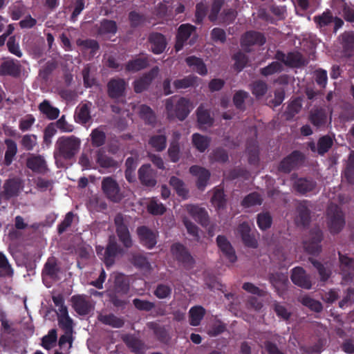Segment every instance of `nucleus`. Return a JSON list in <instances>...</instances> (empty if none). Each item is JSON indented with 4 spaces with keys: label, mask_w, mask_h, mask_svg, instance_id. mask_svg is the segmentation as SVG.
Instances as JSON below:
<instances>
[{
    "label": "nucleus",
    "mask_w": 354,
    "mask_h": 354,
    "mask_svg": "<svg viewBox=\"0 0 354 354\" xmlns=\"http://www.w3.org/2000/svg\"><path fill=\"white\" fill-rule=\"evenodd\" d=\"M81 141L75 136H61L55 142V160H69L75 157L80 149Z\"/></svg>",
    "instance_id": "f257e3e1"
},
{
    "label": "nucleus",
    "mask_w": 354,
    "mask_h": 354,
    "mask_svg": "<svg viewBox=\"0 0 354 354\" xmlns=\"http://www.w3.org/2000/svg\"><path fill=\"white\" fill-rule=\"evenodd\" d=\"M174 96L166 100L165 109L167 118L169 120L174 118L183 121L190 113V102L184 97H180L178 101L174 103Z\"/></svg>",
    "instance_id": "f03ea898"
},
{
    "label": "nucleus",
    "mask_w": 354,
    "mask_h": 354,
    "mask_svg": "<svg viewBox=\"0 0 354 354\" xmlns=\"http://www.w3.org/2000/svg\"><path fill=\"white\" fill-rule=\"evenodd\" d=\"M96 252L98 256L102 255V259L105 266L109 268L114 264L118 254L124 253V250L118 243L115 236L110 235L104 250L103 247L99 246L96 248Z\"/></svg>",
    "instance_id": "7ed1b4c3"
},
{
    "label": "nucleus",
    "mask_w": 354,
    "mask_h": 354,
    "mask_svg": "<svg viewBox=\"0 0 354 354\" xmlns=\"http://www.w3.org/2000/svg\"><path fill=\"white\" fill-rule=\"evenodd\" d=\"M171 253L176 261L185 270H190L194 268L196 260L189 249L180 243H174L171 246Z\"/></svg>",
    "instance_id": "20e7f679"
},
{
    "label": "nucleus",
    "mask_w": 354,
    "mask_h": 354,
    "mask_svg": "<svg viewBox=\"0 0 354 354\" xmlns=\"http://www.w3.org/2000/svg\"><path fill=\"white\" fill-rule=\"evenodd\" d=\"M101 187L105 196L111 202L119 203L124 198V194L119 184L111 176L103 178Z\"/></svg>",
    "instance_id": "39448f33"
},
{
    "label": "nucleus",
    "mask_w": 354,
    "mask_h": 354,
    "mask_svg": "<svg viewBox=\"0 0 354 354\" xmlns=\"http://www.w3.org/2000/svg\"><path fill=\"white\" fill-rule=\"evenodd\" d=\"M114 224L119 241L125 248H131L133 246V242L125 218L122 214L118 213L115 215Z\"/></svg>",
    "instance_id": "423d86ee"
},
{
    "label": "nucleus",
    "mask_w": 354,
    "mask_h": 354,
    "mask_svg": "<svg viewBox=\"0 0 354 354\" xmlns=\"http://www.w3.org/2000/svg\"><path fill=\"white\" fill-rule=\"evenodd\" d=\"M305 156L299 151L295 150L285 157L279 163L278 170L285 174H289L303 165Z\"/></svg>",
    "instance_id": "0eeeda50"
},
{
    "label": "nucleus",
    "mask_w": 354,
    "mask_h": 354,
    "mask_svg": "<svg viewBox=\"0 0 354 354\" xmlns=\"http://www.w3.org/2000/svg\"><path fill=\"white\" fill-rule=\"evenodd\" d=\"M323 240V232L319 227H313L310 230L309 239L304 241L305 250L310 254L318 255L322 251L321 242Z\"/></svg>",
    "instance_id": "6e6552de"
},
{
    "label": "nucleus",
    "mask_w": 354,
    "mask_h": 354,
    "mask_svg": "<svg viewBox=\"0 0 354 354\" xmlns=\"http://www.w3.org/2000/svg\"><path fill=\"white\" fill-rule=\"evenodd\" d=\"M328 228L332 234H338L345 225L344 214L337 206L328 209Z\"/></svg>",
    "instance_id": "1a4fd4ad"
},
{
    "label": "nucleus",
    "mask_w": 354,
    "mask_h": 354,
    "mask_svg": "<svg viewBox=\"0 0 354 354\" xmlns=\"http://www.w3.org/2000/svg\"><path fill=\"white\" fill-rule=\"evenodd\" d=\"M24 185L22 180L17 177L8 178L3 185V199L9 201L19 195Z\"/></svg>",
    "instance_id": "9d476101"
},
{
    "label": "nucleus",
    "mask_w": 354,
    "mask_h": 354,
    "mask_svg": "<svg viewBox=\"0 0 354 354\" xmlns=\"http://www.w3.org/2000/svg\"><path fill=\"white\" fill-rule=\"evenodd\" d=\"M266 41L264 35L255 30L247 31L241 39V46L248 52L252 46H263Z\"/></svg>",
    "instance_id": "9b49d317"
},
{
    "label": "nucleus",
    "mask_w": 354,
    "mask_h": 354,
    "mask_svg": "<svg viewBox=\"0 0 354 354\" xmlns=\"http://www.w3.org/2000/svg\"><path fill=\"white\" fill-rule=\"evenodd\" d=\"M196 27L190 24H181L178 30L176 36V44L174 46L176 52L181 50L191 35L196 32Z\"/></svg>",
    "instance_id": "f8f14e48"
},
{
    "label": "nucleus",
    "mask_w": 354,
    "mask_h": 354,
    "mask_svg": "<svg viewBox=\"0 0 354 354\" xmlns=\"http://www.w3.org/2000/svg\"><path fill=\"white\" fill-rule=\"evenodd\" d=\"M140 243L147 249H152L157 243L158 234L145 225L137 228Z\"/></svg>",
    "instance_id": "ddd939ff"
},
{
    "label": "nucleus",
    "mask_w": 354,
    "mask_h": 354,
    "mask_svg": "<svg viewBox=\"0 0 354 354\" xmlns=\"http://www.w3.org/2000/svg\"><path fill=\"white\" fill-rule=\"evenodd\" d=\"M138 178L140 183L148 187H153L157 183L156 171L149 164L142 165L138 169Z\"/></svg>",
    "instance_id": "4468645a"
},
{
    "label": "nucleus",
    "mask_w": 354,
    "mask_h": 354,
    "mask_svg": "<svg viewBox=\"0 0 354 354\" xmlns=\"http://www.w3.org/2000/svg\"><path fill=\"white\" fill-rule=\"evenodd\" d=\"M127 82L122 78H112L107 84V93L111 99L124 96Z\"/></svg>",
    "instance_id": "2eb2a0df"
},
{
    "label": "nucleus",
    "mask_w": 354,
    "mask_h": 354,
    "mask_svg": "<svg viewBox=\"0 0 354 354\" xmlns=\"http://www.w3.org/2000/svg\"><path fill=\"white\" fill-rule=\"evenodd\" d=\"M158 72V68L157 66L153 67L151 71L143 74L140 77L136 80L133 82L134 91L136 93H140L146 91L151 84L153 80L157 75Z\"/></svg>",
    "instance_id": "dca6fc26"
},
{
    "label": "nucleus",
    "mask_w": 354,
    "mask_h": 354,
    "mask_svg": "<svg viewBox=\"0 0 354 354\" xmlns=\"http://www.w3.org/2000/svg\"><path fill=\"white\" fill-rule=\"evenodd\" d=\"M290 279L294 284L302 288L309 290L312 287L310 277L301 267H295L292 270Z\"/></svg>",
    "instance_id": "f3484780"
},
{
    "label": "nucleus",
    "mask_w": 354,
    "mask_h": 354,
    "mask_svg": "<svg viewBox=\"0 0 354 354\" xmlns=\"http://www.w3.org/2000/svg\"><path fill=\"white\" fill-rule=\"evenodd\" d=\"M327 120L328 113L324 108H314L309 113L308 120L317 129L324 127Z\"/></svg>",
    "instance_id": "a211bd4d"
},
{
    "label": "nucleus",
    "mask_w": 354,
    "mask_h": 354,
    "mask_svg": "<svg viewBox=\"0 0 354 354\" xmlns=\"http://www.w3.org/2000/svg\"><path fill=\"white\" fill-rule=\"evenodd\" d=\"M238 233L240 234L243 244L248 248H257L258 242L254 235L251 233V228L248 223L243 222L241 223L237 228Z\"/></svg>",
    "instance_id": "6ab92c4d"
},
{
    "label": "nucleus",
    "mask_w": 354,
    "mask_h": 354,
    "mask_svg": "<svg viewBox=\"0 0 354 354\" xmlns=\"http://www.w3.org/2000/svg\"><path fill=\"white\" fill-rule=\"evenodd\" d=\"M189 172L193 176L198 177L196 186L198 189L203 191L210 178L209 171L198 165H192L189 168Z\"/></svg>",
    "instance_id": "aec40b11"
},
{
    "label": "nucleus",
    "mask_w": 354,
    "mask_h": 354,
    "mask_svg": "<svg viewBox=\"0 0 354 354\" xmlns=\"http://www.w3.org/2000/svg\"><path fill=\"white\" fill-rule=\"evenodd\" d=\"M26 166L33 172L44 174L48 171L45 159L40 155L32 154L27 158Z\"/></svg>",
    "instance_id": "412c9836"
},
{
    "label": "nucleus",
    "mask_w": 354,
    "mask_h": 354,
    "mask_svg": "<svg viewBox=\"0 0 354 354\" xmlns=\"http://www.w3.org/2000/svg\"><path fill=\"white\" fill-rule=\"evenodd\" d=\"M216 244L223 254L229 260L230 262L234 263L236 261L237 257L235 254V251L226 236L223 235H218L216 237Z\"/></svg>",
    "instance_id": "4be33fe9"
},
{
    "label": "nucleus",
    "mask_w": 354,
    "mask_h": 354,
    "mask_svg": "<svg viewBox=\"0 0 354 354\" xmlns=\"http://www.w3.org/2000/svg\"><path fill=\"white\" fill-rule=\"evenodd\" d=\"M339 259L343 279L346 281H352L354 277V259L343 255L340 252Z\"/></svg>",
    "instance_id": "5701e85b"
},
{
    "label": "nucleus",
    "mask_w": 354,
    "mask_h": 354,
    "mask_svg": "<svg viewBox=\"0 0 354 354\" xmlns=\"http://www.w3.org/2000/svg\"><path fill=\"white\" fill-rule=\"evenodd\" d=\"M316 186L317 183L311 178H299L292 184L294 190L301 195L313 192Z\"/></svg>",
    "instance_id": "b1692460"
},
{
    "label": "nucleus",
    "mask_w": 354,
    "mask_h": 354,
    "mask_svg": "<svg viewBox=\"0 0 354 354\" xmlns=\"http://www.w3.org/2000/svg\"><path fill=\"white\" fill-rule=\"evenodd\" d=\"M151 51L156 55L164 52L167 46L165 37L159 32H152L148 38Z\"/></svg>",
    "instance_id": "393cba45"
},
{
    "label": "nucleus",
    "mask_w": 354,
    "mask_h": 354,
    "mask_svg": "<svg viewBox=\"0 0 354 354\" xmlns=\"http://www.w3.org/2000/svg\"><path fill=\"white\" fill-rule=\"evenodd\" d=\"M149 66V57L145 55L128 61L125 64V71L134 73L147 68Z\"/></svg>",
    "instance_id": "a878e982"
},
{
    "label": "nucleus",
    "mask_w": 354,
    "mask_h": 354,
    "mask_svg": "<svg viewBox=\"0 0 354 354\" xmlns=\"http://www.w3.org/2000/svg\"><path fill=\"white\" fill-rule=\"evenodd\" d=\"M122 340L131 353L145 354L146 346L141 339L133 335H127L122 337Z\"/></svg>",
    "instance_id": "bb28decb"
},
{
    "label": "nucleus",
    "mask_w": 354,
    "mask_h": 354,
    "mask_svg": "<svg viewBox=\"0 0 354 354\" xmlns=\"http://www.w3.org/2000/svg\"><path fill=\"white\" fill-rule=\"evenodd\" d=\"M21 74V65L17 60L4 61L0 65V75L17 77Z\"/></svg>",
    "instance_id": "cd10ccee"
},
{
    "label": "nucleus",
    "mask_w": 354,
    "mask_h": 354,
    "mask_svg": "<svg viewBox=\"0 0 354 354\" xmlns=\"http://www.w3.org/2000/svg\"><path fill=\"white\" fill-rule=\"evenodd\" d=\"M158 133L149 137L148 144L156 151L160 152L167 147V136L163 130H158Z\"/></svg>",
    "instance_id": "c85d7f7f"
},
{
    "label": "nucleus",
    "mask_w": 354,
    "mask_h": 354,
    "mask_svg": "<svg viewBox=\"0 0 354 354\" xmlns=\"http://www.w3.org/2000/svg\"><path fill=\"white\" fill-rule=\"evenodd\" d=\"M270 281L274 287L279 295H281L287 289L288 284V277L282 273H274L270 276Z\"/></svg>",
    "instance_id": "c756f323"
},
{
    "label": "nucleus",
    "mask_w": 354,
    "mask_h": 354,
    "mask_svg": "<svg viewBox=\"0 0 354 354\" xmlns=\"http://www.w3.org/2000/svg\"><path fill=\"white\" fill-rule=\"evenodd\" d=\"M95 161L100 167L104 169L118 167V162L112 157L107 156L102 149H99L96 151Z\"/></svg>",
    "instance_id": "7c9ffc66"
},
{
    "label": "nucleus",
    "mask_w": 354,
    "mask_h": 354,
    "mask_svg": "<svg viewBox=\"0 0 354 354\" xmlns=\"http://www.w3.org/2000/svg\"><path fill=\"white\" fill-rule=\"evenodd\" d=\"M139 116L146 124L154 127L157 123V117L153 109L146 104L139 107Z\"/></svg>",
    "instance_id": "2f4dec72"
},
{
    "label": "nucleus",
    "mask_w": 354,
    "mask_h": 354,
    "mask_svg": "<svg viewBox=\"0 0 354 354\" xmlns=\"http://www.w3.org/2000/svg\"><path fill=\"white\" fill-rule=\"evenodd\" d=\"M185 62L188 66L201 75H205L207 73L206 65L201 58L196 56H189L186 57Z\"/></svg>",
    "instance_id": "473e14b6"
},
{
    "label": "nucleus",
    "mask_w": 354,
    "mask_h": 354,
    "mask_svg": "<svg viewBox=\"0 0 354 354\" xmlns=\"http://www.w3.org/2000/svg\"><path fill=\"white\" fill-rule=\"evenodd\" d=\"M39 111L44 114L48 120H53L57 119L59 115V109L53 106L50 102L45 100L39 105Z\"/></svg>",
    "instance_id": "72a5a7b5"
},
{
    "label": "nucleus",
    "mask_w": 354,
    "mask_h": 354,
    "mask_svg": "<svg viewBox=\"0 0 354 354\" xmlns=\"http://www.w3.org/2000/svg\"><path fill=\"white\" fill-rule=\"evenodd\" d=\"M189 212L192 216L201 225H207L209 223V216L205 208L193 205L189 208Z\"/></svg>",
    "instance_id": "f704fd0d"
},
{
    "label": "nucleus",
    "mask_w": 354,
    "mask_h": 354,
    "mask_svg": "<svg viewBox=\"0 0 354 354\" xmlns=\"http://www.w3.org/2000/svg\"><path fill=\"white\" fill-rule=\"evenodd\" d=\"M205 315V310L201 306H195L189 310V324L193 326L200 325L201 320Z\"/></svg>",
    "instance_id": "c9c22d12"
},
{
    "label": "nucleus",
    "mask_w": 354,
    "mask_h": 354,
    "mask_svg": "<svg viewBox=\"0 0 354 354\" xmlns=\"http://www.w3.org/2000/svg\"><path fill=\"white\" fill-rule=\"evenodd\" d=\"M306 202L299 203L297 207V212L298 213L297 221L303 226L308 225L310 221V212L306 206Z\"/></svg>",
    "instance_id": "e433bc0d"
},
{
    "label": "nucleus",
    "mask_w": 354,
    "mask_h": 354,
    "mask_svg": "<svg viewBox=\"0 0 354 354\" xmlns=\"http://www.w3.org/2000/svg\"><path fill=\"white\" fill-rule=\"evenodd\" d=\"M192 138L194 147L201 153L205 151L211 142V139L209 137L203 136L198 133H194Z\"/></svg>",
    "instance_id": "4c0bfd02"
},
{
    "label": "nucleus",
    "mask_w": 354,
    "mask_h": 354,
    "mask_svg": "<svg viewBox=\"0 0 354 354\" xmlns=\"http://www.w3.org/2000/svg\"><path fill=\"white\" fill-rule=\"evenodd\" d=\"M75 310L81 315H86L90 312V306L82 297L73 296L71 298Z\"/></svg>",
    "instance_id": "58836bf2"
},
{
    "label": "nucleus",
    "mask_w": 354,
    "mask_h": 354,
    "mask_svg": "<svg viewBox=\"0 0 354 354\" xmlns=\"http://www.w3.org/2000/svg\"><path fill=\"white\" fill-rule=\"evenodd\" d=\"M6 150L4 156V165L9 166L12 162L17 153V143L12 139H6Z\"/></svg>",
    "instance_id": "ea45409f"
},
{
    "label": "nucleus",
    "mask_w": 354,
    "mask_h": 354,
    "mask_svg": "<svg viewBox=\"0 0 354 354\" xmlns=\"http://www.w3.org/2000/svg\"><path fill=\"white\" fill-rule=\"evenodd\" d=\"M118 30V26L115 21L104 19L100 22L98 28V34L101 35H114Z\"/></svg>",
    "instance_id": "a19ab883"
},
{
    "label": "nucleus",
    "mask_w": 354,
    "mask_h": 354,
    "mask_svg": "<svg viewBox=\"0 0 354 354\" xmlns=\"http://www.w3.org/2000/svg\"><path fill=\"white\" fill-rule=\"evenodd\" d=\"M246 151L248 154L250 164L257 165L259 161V150L257 142L255 140L247 142Z\"/></svg>",
    "instance_id": "79ce46f5"
},
{
    "label": "nucleus",
    "mask_w": 354,
    "mask_h": 354,
    "mask_svg": "<svg viewBox=\"0 0 354 354\" xmlns=\"http://www.w3.org/2000/svg\"><path fill=\"white\" fill-rule=\"evenodd\" d=\"M75 118L77 122L84 124L91 119L90 106L83 104L76 108Z\"/></svg>",
    "instance_id": "37998d69"
},
{
    "label": "nucleus",
    "mask_w": 354,
    "mask_h": 354,
    "mask_svg": "<svg viewBox=\"0 0 354 354\" xmlns=\"http://www.w3.org/2000/svg\"><path fill=\"white\" fill-rule=\"evenodd\" d=\"M98 319L102 324L116 328H122L124 324V321L123 319L118 317L112 313L109 315H100Z\"/></svg>",
    "instance_id": "c03bdc74"
},
{
    "label": "nucleus",
    "mask_w": 354,
    "mask_h": 354,
    "mask_svg": "<svg viewBox=\"0 0 354 354\" xmlns=\"http://www.w3.org/2000/svg\"><path fill=\"white\" fill-rule=\"evenodd\" d=\"M197 121L198 124L211 127L214 123V118L211 117L209 111L200 106L196 110Z\"/></svg>",
    "instance_id": "a18cd8bd"
},
{
    "label": "nucleus",
    "mask_w": 354,
    "mask_h": 354,
    "mask_svg": "<svg viewBox=\"0 0 354 354\" xmlns=\"http://www.w3.org/2000/svg\"><path fill=\"white\" fill-rule=\"evenodd\" d=\"M305 64L302 55L299 52H290L287 54L285 65L292 68H298Z\"/></svg>",
    "instance_id": "49530a36"
},
{
    "label": "nucleus",
    "mask_w": 354,
    "mask_h": 354,
    "mask_svg": "<svg viewBox=\"0 0 354 354\" xmlns=\"http://www.w3.org/2000/svg\"><path fill=\"white\" fill-rule=\"evenodd\" d=\"M211 202L217 209H223L227 205V198L223 189L214 191Z\"/></svg>",
    "instance_id": "de8ad7c7"
},
{
    "label": "nucleus",
    "mask_w": 354,
    "mask_h": 354,
    "mask_svg": "<svg viewBox=\"0 0 354 354\" xmlns=\"http://www.w3.org/2000/svg\"><path fill=\"white\" fill-rule=\"evenodd\" d=\"M78 46L82 48L83 50H91L90 54L94 56L100 49V45L97 41L92 39H78L76 41Z\"/></svg>",
    "instance_id": "09e8293b"
},
{
    "label": "nucleus",
    "mask_w": 354,
    "mask_h": 354,
    "mask_svg": "<svg viewBox=\"0 0 354 354\" xmlns=\"http://www.w3.org/2000/svg\"><path fill=\"white\" fill-rule=\"evenodd\" d=\"M131 263L137 268L143 270H150L151 267L147 258L141 254H134L131 259Z\"/></svg>",
    "instance_id": "8fccbe9b"
},
{
    "label": "nucleus",
    "mask_w": 354,
    "mask_h": 354,
    "mask_svg": "<svg viewBox=\"0 0 354 354\" xmlns=\"http://www.w3.org/2000/svg\"><path fill=\"white\" fill-rule=\"evenodd\" d=\"M333 145L332 138L328 136H323L319 138L317 141V153L319 155L323 156L327 153Z\"/></svg>",
    "instance_id": "3c124183"
},
{
    "label": "nucleus",
    "mask_w": 354,
    "mask_h": 354,
    "mask_svg": "<svg viewBox=\"0 0 354 354\" xmlns=\"http://www.w3.org/2000/svg\"><path fill=\"white\" fill-rule=\"evenodd\" d=\"M309 261L317 270L321 281L324 282L326 281L331 275L330 270L326 268L323 263L313 258H309Z\"/></svg>",
    "instance_id": "603ef678"
},
{
    "label": "nucleus",
    "mask_w": 354,
    "mask_h": 354,
    "mask_svg": "<svg viewBox=\"0 0 354 354\" xmlns=\"http://www.w3.org/2000/svg\"><path fill=\"white\" fill-rule=\"evenodd\" d=\"M20 145L26 151H32L37 145V136L35 134H25L21 136Z\"/></svg>",
    "instance_id": "864d4df0"
},
{
    "label": "nucleus",
    "mask_w": 354,
    "mask_h": 354,
    "mask_svg": "<svg viewBox=\"0 0 354 354\" xmlns=\"http://www.w3.org/2000/svg\"><path fill=\"white\" fill-rule=\"evenodd\" d=\"M197 80V77L188 75L182 79L176 80L173 84L176 90L185 89L194 86Z\"/></svg>",
    "instance_id": "5fc2aeb1"
},
{
    "label": "nucleus",
    "mask_w": 354,
    "mask_h": 354,
    "mask_svg": "<svg viewBox=\"0 0 354 354\" xmlns=\"http://www.w3.org/2000/svg\"><path fill=\"white\" fill-rule=\"evenodd\" d=\"M129 290V285L122 275L118 274L115 278L114 291L115 293L126 295Z\"/></svg>",
    "instance_id": "6e6d98bb"
},
{
    "label": "nucleus",
    "mask_w": 354,
    "mask_h": 354,
    "mask_svg": "<svg viewBox=\"0 0 354 354\" xmlns=\"http://www.w3.org/2000/svg\"><path fill=\"white\" fill-rule=\"evenodd\" d=\"M263 202L261 196L257 192H252L244 197L241 205L245 207L260 205Z\"/></svg>",
    "instance_id": "4d7b16f0"
},
{
    "label": "nucleus",
    "mask_w": 354,
    "mask_h": 354,
    "mask_svg": "<svg viewBox=\"0 0 354 354\" xmlns=\"http://www.w3.org/2000/svg\"><path fill=\"white\" fill-rule=\"evenodd\" d=\"M57 64L56 62L53 60L48 61L39 70V75L45 82L49 80V77L52 73L57 68Z\"/></svg>",
    "instance_id": "13d9d810"
},
{
    "label": "nucleus",
    "mask_w": 354,
    "mask_h": 354,
    "mask_svg": "<svg viewBox=\"0 0 354 354\" xmlns=\"http://www.w3.org/2000/svg\"><path fill=\"white\" fill-rule=\"evenodd\" d=\"M59 271L55 259H48L44 265L43 273L48 276L51 279L57 277Z\"/></svg>",
    "instance_id": "bf43d9fd"
},
{
    "label": "nucleus",
    "mask_w": 354,
    "mask_h": 354,
    "mask_svg": "<svg viewBox=\"0 0 354 354\" xmlns=\"http://www.w3.org/2000/svg\"><path fill=\"white\" fill-rule=\"evenodd\" d=\"M251 91L256 97H261L267 93L268 84L263 80L255 81L251 85Z\"/></svg>",
    "instance_id": "052dcab7"
},
{
    "label": "nucleus",
    "mask_w": 354,
    "mask_h": 354,
    "mask_svg": "<svg viewBox=\"0 0 354 354\" xmlns=\"http://www.w3.org/2000/svg\"><path fill=\"white\" fill-rule=\"evenodd\" d=\"M257 223L261 230H266L271 227L272 218L269 212L260 213L257 215Z\"/></svg>",
    "instance_id": "680f3d73"
},
{
    "label": "nucleus",
    "mask_w": 354,
    "mask_h": 354,
    "mask_svg": "<svg viewBox=\"0 0 354 354\" xmlns=\"http://www.w3.org/2000/svg\"><path fill=\"white\" fill-rule=\"evenodd\" d=\"M302 104L301 99L300 97H296L292 100L288 105L286 113L287 118H292L296 114H297L301 109Z\"/></svg>",
    "instance_id": "e2e57ef3"
},
{
    "label": "nucleus",
    "mask_w": 354,
    "mask_h": 354,
    "mask_svg": "<svg viewBox=\"0 0 354 354\" xmlns=\"http://www.w3.org/2000/svg\"><path fill=\"white\" fill-rule=\"evenodd\" d=\"M170 185L176 190L177 194L180 196H185L188 192L185 188V184L182 180L176 176H171L169 179Z\"/></svg>",
    "instance_id": "0e129e2a"
},
{
    "label": "nucleus",
    "mask_w": 354,
    "mask_h": 354,
    "mask_svg": "<svg viewBox=\"0 0 354 354\" xmlns=\"http://www.w3.org/2000/svg\"><path fill=\"white\" fill-rule=\"evenodd\" d=\"M0 276L1 277H11L13 274V270L8 262L6 255L0 252Z\"/></svg>",
    "instance_id": "69168bd1"
},
{
    "label": "nucleus",
    "mask_w": 354,
    "mask_h": 354,
    "mask_svg": "<svg viewBox=\"0 0 354 354\" xmlns=\"http://www.w3.org/2000/svg\"><path fill=\"white\" fill-rule=\"evenodd\" d=\"M172 292V288L170 286L160 283L158 284L153 291V295L158 299H162L169 298Z\"/></svg>",
    "instance_id": "338daca9"
},
{
    "label": "nucleus",
    "mask_w": 354,
    "mask_h": 354,
    "mask_svg": "<svg viewBox=\"0 0 354 354\" xmlns=\"http://www.w3.org/2000/svg\"><path fill=\"white\" fill-rule=\"evenodd\" d=\"M342 46L345 53L351 55L354 50V35L345 32L342 35Z\"/></svg>",
    "instance_id": "774afa93"
}]
</instances>
